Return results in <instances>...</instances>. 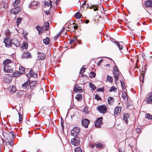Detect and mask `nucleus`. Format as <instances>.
<instances>
[{
	"mask_svg": "<svg viewBox=\"0 0 152 152\" xmlns=\"http://www.w3.org/2000/svg\"><path fill=\"white\" fill-rule=\"evenodd\" d=\"M22 8L20 6H18L11 9L10 11L11 14L16 15L21 10Z\"/></svg>",
	"mask_w": 152,
	"mask_h": 152,
	"instance_id": "1",
	"label": "nucleus"
},
{
	"mask_svg": "<svg viewBox=\"0 0 152 152\" xmlns=\"http://www.w3.org/2000/svg\"><path fill=\"white\" fill-rule=\"evenodd\" d=\"M80 142V140L79 137H75L71 139V144L75 146L78 145Z\"/></svg>",
	"mask_w": 152,
	"mask_h": 152,
	"instance_id": "2",
	"label": "nucleus"
},
{
	"mask_svg": "<svg viewBox=\"0 0 152 152\" xmlns=\"http://www.w3.org/2000/svg\"><path fill=\"white\" fill-rule=\"evenodd\" d=\"M32 57V55L29 52H26L23 53L21 56V58L22 59H28L31 58Z\"/></svg>",
	"mask_w": 152,
	"mask_h": 152,
	"instance_id": "3",
	"label": "nucleus"
},
{
	"mask_svg": "<svg viewBox=\"0 0 152 152\" xmlns=\"http://www.w3.org/2000/svg\"><path fill=\"white\" fill-rule=\"evenodd\" d=\"M4 71L6 72H12L13 71V68L10 64L4 66Z\"/></svg>",
	"mask_w": 152,
	"mask_h": 152,
	"instance_id": "4",
	"label": "nucleus"
},
{
	"mask_svg": "<svg viewBox=\"0 0 152 152\" xmlns=\"http://www.w3.org/2000/svg\"><path fill=\"white\" fill-rule=\"evenodd\" d=\"M97 109L100 113H105L107 110L106 106L103 105L98 106Z\"/></svg>",
	"mask_w": 152,
	"mask_h": 152,
	"instance_id": "5",
	"label": "nucleus"
},
{
	"mask_svg": "<svg viewBox=\"0 0 152 152\" xmlns=\"http://www.w3.org/2000/svg\"><path fill=\"white\" fill-rule=\"evenodd\" d=\"M80 129L77 127H75L73 128L71 131V133L72 135L74 136H76L80 131Z\"/></svg>",
	"mask_w": 152,
	"mask_h": 152,
	"instance_id": "6",
	"label": "nucleus"
},
{
	"mask_svg": "<svg viewBox=\"0 0 152 152\" xmlns=\"http://www.w3.org/2000/svg\"><path fill=\"white\" fill-rule=\"evenodd\" d=\"M28 80H28V81L24 83L22 85L21 88L23 91H26V90L29 88V82Z\"/></svg>",
	"mask_w": 152,
	"mask_h": 152,
	"instance_id": "7",
	"label": "nucleus"
},
{
	"mask_svg": "<svg viewBox=\"0 0 152 152\" xmlns=\"http://www.w3.org/2000/svg\"><path fill=\"white\" fill-rule=\"evenodd\" d=\"M26 76L29 78H30L31 77H36L37 76V73L34 72L33 70H31L29 71V72L27 74Z\"/></svg>",
	"mask_w": 152,
	"mask_h": 152,
	"instance_id": "8",
	"label": "nucleus"
},
{
	"mask_svg": "<svg viewBox=\"0 0 152 152\" xmlns=\"http://www.w3.org/2000/svg\"><path fill=\"white\" fill-rule=\"evenodd\" d=\"M39 2L34 1L29 4V7L31 8L36 9L39 6Z\"/></svg>",
	"mask_w": 152,
	"mask_h": 152,
	"instance_id": "9",
	"label": "nucleus"
},
{
	"mask_svg": "<svg viewBox=\"0 0 152 152\" xmlns=\"http://www.w3.org/2000/svg\"><path fill=\"white\" fill-rule=\"evenodd\" d=\"M11 42L12 45H14L16 47H18L20 45V43L19 41L16 39H13L11 40Z\"/></svg>",
	"mask_w": 152,
	"mask_h": 152,
	"instance_id": "10",
	"label": "nucleus"
},
{
	"mask_svg": "<svg viewBox=\"0 0 152 152\" xmlns=\"http://www.w3.org/2000/svg\"><path fill=\"white\" fill-rule=\"evenodd\" d=\"M90 122L87 119L84 118L82 120L81 123L83 126L86 128H87L88 127V124Z\"/></svg>",
	"mask_w": 152,
	"mask_h": 152,
	"instance_id": "11",
	"label": "nucleus"
},
{
	"mask_svg": "<svg viewBox=\"0 0 152 152\" xmlns=\"http://www.w3.org/2000/svg\"><path fill=\"white\" fill-rule=\"evenodd\" d=\"M102 124V118H100L97 119L96 121L95 125L96 127H100Z\"/></svg>",
	"mask_w": 152,
	"mask_h": 152,
	"instance_id": "12",
	"label": "nucleus"
},
{
	"mask_svg": "<svg viewBox=\"0 0 152 152\" xmlns=\"http://www.w3.org/2000/svg\"><path fill=\"white\" fill-rule=\"evenodd\" d=\"M117 69V66H115L113 72L114 77L116 80L118 79V76L119 75V72Z\"/></svg>",
	"mask_w": 152,
	"mask_h": 152,
	"instance_id": "13",
	"label": "nucleus"
},
{
	"mask_svg": "<svg viewBox=\"0 0 152 152\" xmlns=\"http://www.w3.org/2000/svg\"><path fill=\"white\" fill-rule=\"evenodd\" d=\"M81 85L77 84L75 85L74 88V91H75L80 93L82 92V89Z\"/></svg>",
	"mask_w": 152,
	"mask_h": 152,
	"instance_id": "14",
	"label": "nucleus"
},
{
	"mask_svg": "<svg viewBox=\"0 0 152 152\" xmlns=\"http://www.w3.org/2000/svg\"><path fill=\"white\" fill-rule=\"evenodd\" d=\"M4 42L5 43V45L6 47H9L12 45L11 40L9 38L5 39L4 41Z\"/></svg>",
	"mask_w": 152,
	"mask_h": 152,
	"instance_id": "15",
	"label": "nucleus"
},
{
	"mask_svg": "<svg viewBox=\"0 0 152 152\" xmlns=\"http://www.w3.org/2000/svg\"><path fill=\"white\" fill-rule=\"evenodd\" d=\"M38 59L43 60H44L45 57V55L43 53L38 52Z\"/></svg>",
	"mask_w": 152,
	"mask_h": 152,
	"instance_id": "16",
	"label": "nucleus"
},
{
	"mask_svg": "<svg viewBox=\"0 0 152 152\" xmlns=\"http://www.w3.org/2000/svg\"><path fill=\"white\" fill-rule=\"evenodd\" d=\"M28 44L27 42H24L23 43L21 46V48L23 51L26 50L28 48Z\"/></svg>",
	"mask_w": 152,
	"mask_h": 152,
	"instance_id": "17",
	"label": "nucleus"
},
{
	"mask_svg": "<svg viewBox=\"0 0 152 152\" xmlns=\"http://www.w3.org/2000/svg\"><path fill=\"white\" fill-rule=\"evenodd\" d=\"M36 28L38 31L39 35L42 34L43 32V28L42 27H41L39 26H37L36 27Z\"/></svg>",
	"mask_w": 152,
	"mask_h": 152,
	"instance_id": "18",
	"label": "nucleus"
},
{
	"mask_svg": "<svg viewBox=\"0 0 152 152\" xmlns=\"http://www.w3.org/2000/svg\"><path fill=\"white\" fill-rule=\"evenodd\" d=\"M36 85V82L35 81H32L29 83V86L30 87V89L32 90L35 87Z\"/></svg>",
	"mask_w": 152,
	"mask_h": 152,
	"instance_id": "19",
	"label": "nucleus"
},
{
	"mask_svg": "<svg viewBox=\"0 0 152 152\" xmlns=\"http://www.w3.org/2000/svg\"><path fill=\"white\" fill-rule=\"evenodd\" d=\"M121 107H117L115 108L114 111V114L118 115L120 114L121 111Z\"/></svg>",
	"mask_w": 152,
	"mask_h": 152,
	"instance_id": "20",
	"label": "nucleus"
},
{
	"mask_svg": "<svg viewBox=\"0 0 152 152\" xmlns=\"http://www.w3.org/2000/svg\"><path fill=\"white\" fill-rule=\"evenodd\" d=\"M121 97L123 98V99L124 100L125 102H126L128 101L127 96L126 93L124 92L122 93Z\"/></svg>",
	"mask_w": 152,
	"mask_h": 152,
	"instance_id": "21",
	"label": "nucleus"
},
{
	"mask_svg": "<svg viewBox=\"0 0 152 152\" xmlns=\"http://www.w3.org/2000/svg\"><path fill=\"white\" fill-rule=\"evenodd\" d=\"M108 104L110 105H112L114 102V99L112 97H108L107 99Z\"/></svg>",
	"mask_w": 152,
	"mask_h": 152,
	"instance_id": "22",
	"label": "nucleus"
},
{
	"mask_svg": "<svg viewBox=\"0 0 152 152\" xmlns=\"http://www.w3.org/2000/svg\"><path fill=\"white\" fill-rule=\"evenodd\" d=\"M129 115L128 113L124 114V120L125 121L126 124H128V120L129 119Z\"/></svg>",
	"mask_w": 152,
	"mask_h": 152,
	"instance_id": "23",
	"label": "nucleus"
},
{
	"mask_svg": "<svg viewBox=\"0 0 152 152\" xmlns=\"http://www.w3.org/2000/svg\"><path fill=\"white\" fill-rule=\"evenodd\" d=\"M19 71H18L20 74H22L25 73V68L20 66L19 67Z\"/></svg>",
	"mask_w": 152,
	"mask_h": 152,
	"instance_id": "24",
	"label": "nucleus"
},
{
	"mask_svg": "<svg viewBox=\"0 0 152 152\" xmlns=\"http://www.w3.org/2000/svg\"><path fill=\"white\" fill-rule=\"evenodd\" d=\"M12 61L9 59H7L3 62V64L4 65H7L11 64Z\"/></svg>",
	"mask_w": 152,
	"mask_h": 152,
	"instance_id": "25",
	"label": "nucleus"
},
{
	"mask_svg": "<svg viewBox=\"0 0 152 152\" xmlns=\"http://www.w3.org/2000/svg\"><path fill=\"white\" fill-rule=\"evenodd\" d=\"M48 1H45V5L47 6H49V5L50 6V8L52 6V2L50 0H48Z\"/></svg>",
	"mask_w": 152,
	"mask_h": 152,
	"instance_id": "26",
	"label": "nucleus"
},
{
	"mask_svg": "<svg viewBox=\"0 0 152 152\" xmlns=\"http://www.w3.org/2000/svg\"><path fill=\"white\" fill-rule=\"evenodd\" d=\"M145 4L147 6L152 7V0H148L145 2Z\"/></svg>",
	"mask_w": 152,
	"mask_h": 152,
	"instance_id": "27",
	"label": "nucleus"
},
{
	"mask_svg": "<svg viewBox=\"0 0 152 152\" xmlns=\"http://www.w3.org/2000/svg\"><path fill=\"white\" fill-rule=\"evenodd\" d=\"M44 43L45 45H48L50 42V39L47 37L46 39H44L43 40Z\"/></svg>",
	"mask_w": 152,
	"mask_h": 152,
	"instance_id": "28",
	"label": "nucleus"
},
{
	"mask_svg": "<svg viewBox=\"0 0 152 152\" xmlns=\"http://www.w3.org/2000/svg\"><path fill=\"white\" fill-rule=\"evenodd\" d=\"M86 67L87 66L86 65L83 66L82 69L80 70V74L81 75H83L84 72L85 71V70L86 69Z\"/></svg>",
	"mask_w": 152,
	"mask_h": 152,
	"instance_id": "29",
	"label": "nucleus"
},
{
	"mask_svg": "<svg viewBox=\"0 0 152 152\" xmlns=\"http://www.w3.org/2000/svg\"><path fill=\"white\" fill-rule=\"evenodd\" d=\"M90 8L91 9L92 8L94 9V11L98 10V6L96 5H92L90 7Z\"/></svg>",
	"mask_w": 152,
	"mask_h": 152,
	"instance_id": "30",
	"label": "nucleus"
},
{
	"mask_svg": "<svg viewBox=\"0 0 152 152\" xmlns=\"http://www.w3.org/2000/svg\"><path fill=\"white\" fill-rule=\"evenodd\" d=\"M5 36L7 37H9L11 35V33L9 30L8 29L5 32Z\"/></svg>",
	"mask_w": 152,
	"mask_h": 152,
	"instance_id": "31",
	"label": "nucleus"
},
{
	"mask_svg": "<svg viewBox=\"0 0 152 152\" xmlns=\"http://www.w3.org/2000/svg\"><path fill=\"white\" fill-rule=\"evenodd\" d=\"M77 40V38L76 37H74L73 38L69 39L70 42L69 44H71L74 42L76 41Z\"/></svg>",
	"mask_w": 152,
	"mask_h": 152,
	"instance_id": "32",
	"label": "nucleus"
},
{
	"mask_svg": "<svg viewBox=\"0 0 152 152\" xmlns=\"http://www.w3.org/2000/svg\"><path fill=\"white\" fill-rule=\"evenodd\" d=\"M20 74V73L19 72H14L12 76L14 77H16L19 76Z\"/></svg>",
	"mask_w": 152,
	"mask_h": 152,
	"instance_id": "33",
	"label": "nucleus"
},
{
	"mask_svg": "<svg viewBox=\"0 0 152 152\" xmlns=\"http://www.w3.org/2000/svg\"><path fill=\"white\" fill-rule=\"evenodd\" d=\"M20 2V0H15V2L12 3V6L15 7L19 4Z\"/></svg>",
	"mask_w": 152,
	"mask_h": 152,
	"instance_id": "34",
	"label": "nucleus"
},
{
	"mask_svg": "<svg viewBox=\"0 0 152 152\" xmlns=\"http://www.w3.org/2000/svg\"><path fill=\"white\" fill-rule=\"evenodd\" d=\"M96 74L93 72H91L89 74V77L91 78H92L95 77Z\"/></svg>",
	"mask_w": 152,
	"mask_h": 152,
	"instance_id": "35",
	"label": "nucleus"
},
{
	"mask_svg": "<svg viewBox=\"0 0 152 152\" xmlns=\"http://www.w3.org/2000/svg\"><path fill=\"white\" fill-rule=\"evenodd\" d=\"M82 98V96L80 94H77L75 96V98L77 101H79Z\"/></svg>",
	"mask_w": 152,
	"mask_h": 152,
	"instance_id": "36",
	"label": "nucleus"
},
{
	"mask_svg": "<svg viewBox=\"0 0 152 152\" xmlns=\"http://www.w3.org/2000/svg\"><path fill=\"white\" fill-rule=\"evenodd\" d=\"M117 88L114 86H112L109 90L110 92H115L117 90Z\"/></svg>",
	"mask_w": 152,
	"mask_h": 152,
	"instance_id": "37",
	"label": "nucleus"
},
{
	"mask_svg": "<svg viewBox=\"0 0 152 152\" xmlns=\"http://www.w3.org/2000/svg\"><path fill=\"white\" fill-rule=\"evenodd\" d=\"M23 19L22 18H18L17 20V25L18 26L19 24L21 22Z\"/></svg>",
	"mask_w": 152,
	"mask_h": 152,
	"instance_id": "38",
	"label": "nucleus"
},
{
	"mask_svg": "<svg viewBox=\"0 0 152 152\" xmlns=\"http://www.w3.org/2000/svg\"><path fill=\"white\" fill-rule=\"evenodd\" d=\"M115 44L117 45V47L120 50L122 49L123 47L118 42H115Z\"/></svg>",
	"mask_w": 152,
	"mask_h": 152,
	"instance_id": "39",
	"label": "nucleus"
},
{
	"mask_svg": "<svg viewBox=\"0 0 152 152\" xmlns=\"http://www.w3.org/2000/svg\"><path fill=\"white\" fill-rule=\"evenodd\" d=\"M81 15L80 12H77L75 15V17L77 19H79L81 17Z\"/></svg>",
	"mask_w": 152,
	"mask_h": 152,
	"instance_id": "40",
	"label": "nucleus"
},
{
	"mask_svg": "<svg viewBox=\"0 0 152 152\" xmlns=\"http://www.w3.org/2000/svg\"><path fill=\"white\" fill-rule=\"evenodd\" d=\"M147 102L148 103H151L152 104V98L150 97H148L146 99Z\"/></svg>",
	"mask_w": 152,
	"mask_h": 152,
	"instance_id": "41",
	"label": "nucleus"
},
{
	"mask_svg": "<svg viewBox=\"0 0 152 152\" xmlns=\"http://www.w3.org/2000/svg\"><path fill=\"white\" fill-rule=\"evenodd\" d=\"M75 152H82V150L80 147L76 148L75 149Z\"/></svg>",
	"mask_w": 152,
	"mask_h": 152,
	"instance_id": "42",
	"label": "nucleus"
},
{
	"mask_svg": "<svg viewBox=\"0 0 152 152\" xmlns=\"http://www.w3.org/2000/svg\"><path fill=\"white\" fill-rule=\"evenodd\" d=\"M107 81L110 83H112L113 82V79L111 77H110L109 75H107Z\"/></svg>",
	"mask_w": 152,
	"mask_h": 152,
	"instance_id": "43",
	"label": "nucleus"
},
{
	"mask_svg": "<svg viewBox=\"0 0 152 152\" xmlns=\"http://www.w3.org/2000/svg\"><path fill=\"white\" fill-rule=\"evenodd\" d=\"M45 29L46 31H48L49 29V23L48 22H47L45 23Z\"/></svg>",
	"mask_w": 152,
	"mask_h": 152,
	"instance_id": "44",
	"label": "nucleus"
},
{
	"mask_svg": "<svg viewBox=\"0 0 152 152\" xmlns=\"http://www.w3.org/2000/svg\"><path fill=\"white\" fill-rule=\"evenodd\" d=\"M18 114L19 115V121L20 123L22 122V115L20 113H18Z\"/></svg>",
	"mask_w": 152,
	"mask_h": 152,
	"instance_id": "45",
	"label": "nucleus"
},
{
	"mask_svg": "<svg viewBox=\"0 0 152 152\" xmlns=\"http://www.w3.org/2000/svg\"><path fill=\"white\" fill-rule=\"evenodd\" d=\"M145 117L148 119H152V116L149 114H147L145 115Z\"/></svg>",
	"mask_w": 152,
	"mask_h": 152,
	"instance_id": "46",
	"label": "nucleus"
},
{
	"mask_svg": "<svg viewBox=\"0 0 152 152\" xmlns=\"http://www.w3.org/2000/svg\"><path fill=\"white\" fill-rule=\"evenodd\" d=\"M96 146L97 148H102L103 146V145L101 143H98L96 144Z\"/></svg>",
	"mask_w": 152,
	"mask_h": 152,
	"instance_id": "47",
	"label": "nucleus"
},
{
	"mask_svg": "<svg viewBox=\"0 0 152 152\" xmlns=\"http://www.w3.org/2000/svg\"><path fill=\"white\" fill-rule=\"evenodd\" d=\"M90 86L91 88L93 90H95L96 88L95 86L94 85H93L92 84H91Z\"/></svg>",
	"mask_w": 152,
	"mask_h": 152,
	"instance_id": "48",
	"label": "nucleus"
},
{
	"mask_svg": "<svg viewBox=\"0 0 152 152\" xmlns=\"http://www.w3.org/2000/svg\"><path fill=\"white\" fill-rule=\"evenodd\" d=\"M94 98L95 99H96L97 100L101 99V98H100L97 94L95 95Z\"/></svg>",
	"mask_w": 152,
	"mask_h": 152,
	"instance_id": "49",
	"label": "nucleus"
},
{
	"mask_svg": "<svg viewBox=\"0 0 152 152\" xmlns=\"http://www.w3.org/2000/svg\"><path fill=\"white\" fill-rule=\"evenodd\" d=\"M83 111L85 113H86L88 114V109L87 107H85L83 110Z\"/></svg>",
	"mask_w": 152,
	"mask_h": 152,
	"instance_id": "50",
	"label": "nucleus"
},
{
	"mask_svg": "<svg viewBox=\"0 0 152 152\" xmlns=\"http://www.w3.org/2000/svg\"><path fill=\"white\" fill-rule=\"evenodd\" d=\"M136 132L137 133H140L141 132V129L139 128H137L136 129Z\"/></svg>",
	"mask_w": 152,
	"mask_h": 152,
	"instance_id": "51",
	"label": "nucleus"
},
{
	"mask_svg": "<svg viewBox=\"0 0 152 152\" xmlns=\"http://www.w3.org/2000/svg\"><path fill=\"white\" fill-rule=\"evenodd\" d=\"M147 96L148 97H152V92L149 93L147 95Z\"/></svg>",
	"mask_w": 152,
	"mask_h": 152,
	"instance_id": "52",
	"label": "nucleus"
},
{
	"mask_svg": "<svg viewBox=\"0 0 152 152\" xmlns=\"http://www.w3.org/2000/svg\"><path fill=\"white\" fill-rule=\"evenodd\" d=\"M9 143L10 144V145H13V142L11 140L10 141H9Z\"/></svg>",
	"mask_w": 152,
	"mask_h": 152,
	"instance_id": "53",
	"label": "nucleus"
},
{
	"mask_svg": "<svg viewBox=\"0 0 152 152\" xmlns=\"http://www.w3.org/2000/svg\"><path fill=\"white\" fill-rule=\"evenodd\" d=\"M64 29H65V28H62V29L61 31H60V32L59 33L60 34L64 30Z\"/></svg>",
	"mask_w": 152,
	"mask_h": 152,
	"instance_id": "54",
	"label": "nucleus"
},
{
	"mask_svg": "<svg viewBox=\"0 0 152 152\" xmlns=\"http://www.w3.org/2000/svg\"><path fill=\"white\" fill-rule=\"evenodd\" d=\"M73 28L74 29H76L78 28V26H73Z\"/></svg>",
	"mask_w": 152,
	"mask_h": 152,
	"instance_id": "55",
	"label": "nucleus"
},
{
	"mask_svg": "<svg viewBox=\"0 0 152 152\" xmlns=\"http://www.w3.org/2000/svg\"><path fill=\"white\" fill-rule=\"evenodd\" d=\"M59 0H57L56 1V4L57 5L59 3Z\"/></svg>",
	"mask_w": 152,
	"mask_h": 152,
	"instance_id": "56",
	"label": "nucleus"
},
{
	"mask_svg": "<svg viewBox=\"0 0 152 152\" xmlns=\"http://www.w3.org/2000/svg\"><path fill=\"white\" fill-rule=\"evenodd\" d=\"M45 12L46 14L47 15H48L50 13V12L48 11H46V12L45 11Z\"/></svg>",
	"mask_w": 152,
	"mask_h": 152,
	"instance_id": "57",
	"label": "nucleus"
},
{
	"mask_svg": "<svg viewBox=\"0 0 152 152\" xmlns=\"http://www.w3.org/2000/svg\"><path fill=\"white\" fill-rule=\"evenodd\" d=\"M89 22V21L88 20H87L85 21V23L86 24L88 23Z\"/></svg>",
	"mask_w": 152,
	"mask_h": 152,
	"instance_id": "58",
	"label": "nucleus"
},
{
	"mask_svg": "<svg viewBox=\"0 0 152 152\" xmlns=\"http://www.w3.org/2000/svg\"><path fill=\"white\" fill-rule=\"evenodd\" d=\"M97 91H101V89L100 88H98L97 90Z\"/></svg>",
	"mask_w": 152,
	"mask_h": 152,
	"instance_id": "59",
	"label": "nucleus"
},
{
	"mask_svg": "<svg viewBox=\"0 0 152 152\" xmlns=\"http://www.w3.org/2000/svg\"><path fill=\"white\" fill-rule=\"evenodd\" d=\"M86 3V1H84V3L82 4V6L84 4H85Z\"/></svg>",
	"mask_w": 152,
	"mask_h": 152,
	"instance_id": "60",
	"label": "nucleus"
},
{
	"mask_svg": "<svg viewBox=\"0 0 152 152\" xmlns=\"http://www.w3.org/2000/svg\"><path fill=\"white\" fill-rule=\"evenodd\" d=\"M15 87H13L12 88V89H15Z\"/></svg>",
	"mask_w": 152,
	"mask_h": 152,
	"instance_id": "61",
	"label": "nucleus"
},
{
	"mask_svg": "<svg viewBox=\"0 0 152 152\" xmlns=\"http://www.w3.org/2000/svg\"><path fill=\"white\" fill-rule=\"evenodd\" d=\"M101 61H102V60H101V61H100L99 62V63L101 62Z\"/></svg>",
	"mask_w": 152,
	"mask_h": 152,
	"instance_id": "62",
	"label": "nucleus"
},
{
	"mask_svg": "<svg viewBox=\"0 0 152 152\" xmlns=\"http://www.w3.org/2000/svg\"><path fill=\"white\" fill-rule=\"evenodd\" d=\"M13 133V132H11V133Z\"/></svg>",
	"mask_w": 152,
	"mask_h": 152,
	"instance_id": "63",
	"label": "nucleus"
},
{
	"mask_svg": "<svg viewBox=\"0 0 152 152\" xmlns=\"http://www.w3.org/2000/svg\"><path fill=\"white\" fill-rule=\"evenodd\" d=\"M74 115H73L72 116H72H73V117Z\"/></svg>",
	"mask_w": 152,
	"mask_h": 152,
	"instance_id": "64",
	"label": "nucleus"
}]
</instances>
